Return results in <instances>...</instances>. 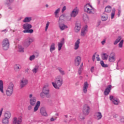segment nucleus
<instances>
[{
	"mask_svg": "<svg viewBox=\"0 0 124 124\" xmlns=\"http://www.w3.org/2000/svg\"><path fill=\"white\" fill-rule=\"evenodd\" d=\"M22 28L24 30V33H32L33 32V30L31 29L32 28V26L31 24L25 23L23 25Z\"/></svg>",
	"mask_w": 124,
	"mask_h": 124,
	"instance_id": "7ed1b4c3",
	"label": "nucleus"
},
{
	"mask_svg": "<svg viewBox=\"0 0 124 124\" xmlns=\"http://www.w3.org/2000/svg\"><path fill=\"white\" fill-rule=\"evenodd\" d=\"M88 88H89V84L87 82H84L83 87V92L84 93H87L88 92Z\"/></svg>",
	"mask_w": 124,
	"mask_h": 124,
	"instance_id": "4be33fe9",
	"label": "nucleus"
},
{
	"mask_svg": "<svg viewBox=\"0 0 124 124\" xmlns=\"http://www.w3.org/2000/svg\"><path fill=\"white\" fill-rule=\"evenodd\" d=\"M40 96L41 98H44V97H45V94H44V93H43V91L40 93Z\"/></svg>",
	"mask_w": 124,
	"mask_h": 124,
	"instance_id": "a18cd8bd",
	"label": "nucleus"
},
{
	"mask_svg": "<svg viewBox=\"0 0 124 124\" xmlns=\"http://www.w3.org/2000/svg\"><path fill=\"white\" fill-rule=\"evenodd\" d=\"M65 18V14H63L59 17V23H63V20Z\"/></svg>",
	"mask_w": 124,
	"mask_h": 124,
	"instance_id": "c85d7f7f",
	"label": "nucleus"
},
{
	"mask_svg": "<svg viewBox=\"0 0 124 124\" xmlns=\"http://www.w3.org/2000/svg\"><path fill=\"white\" fill-rule=\"evenodd\" d=\"M65 40L64 38H62L60 42L57 43V46L58 48V51H61L62 50V46L64 45Z\"/></svg>",
	"mask_w": 124,
	"mask_h": 124,
	"instance_id": "2eb2a0df",
	"label": "nucleus"
},
{
	"mask_svg": "<svg viewBox=\"0 0 124 124\" xmlns=\"http://www.w3.org/2000/svg\"><path fill=\"white\" fill-rule=\"evenodd\" d=\"M79 45H80V39H78L75 43L74 50H78L79 49Z\"/></svg>",
	"mask_w": 124,
	"mask_h": 124,
	"instance_id": "b1692460",
	"label": "nucleus"
},
{
	"mask_svg": "<svg viewBox=\"0 0 124 124\" xmlns=\"http://www.w3.org/2000/svg\"><path fill=\"white\" fill-rule=\"evenodd\" d=\"M60 11H61V9L60 8H58L54 12V15L55 18H58L59 17V13H60Z\"/></svg>",
	"mask_w": 124,
	"mask_h": 124,
	"instance_id": "7c9ffc66",
	"label": "nucleus"
},
{
	"mask_svg": "<svg viewBox=\"0 0 124 124\" xmlns=\"http://www.w3.org/2000/svg\"><path fill=\"white\" fill-rule=\"evenodd\" d=\"M121 10L119 9L118 14V17H120V16H121Z\"/></svg>",
	"mask_w": 124,
	"mask_h": 124,
	"instance_id": "4d7b16f0",
	"label": "nucleus"
},
{
	"mask_svg": "<svg viewBox=\"0 0 124 124\" xmlns=\"http://www.w3.org/2000/svg\"><path fill=\"white\" fill-rule=\"evenodd\" d=\"M115 12H116V9H115V8H113L112 10V12H111V19H114Z\"/></svg>",
	"mask_w": 124,
	"mask_h": 124,
	"instance_id": "ea45409f",
	"label": "nucleus"
},
{
	"mask_svg": "<svg viewBox=\"0 0 124 124\" xmlns=\"http://www.w3.org/2000/svg\"><path fill=\"white\" fill-rule=\"evenodd\" d=\"M18 51L19 52H24V48L21 46H18Z\"/></svg>",
	"mask_w": 124,
	"mask_h": 124,
	"instance_id": "c03bdc74",
	"label": "nucleus"
},
{
	"mask_svg": "<svg viewBox=\"0 0 124 124\" xmlns=\"http://www.w3.org/2000/svg\"><path fill=\"white\" fill-rule=\"evenodd\" d=\"M4 117L5 118L9 120V119L11 118V113L9 111H6L4 115Z\"/></svg>",
	"mask_w": 124,
	"mask_h": 124,
	"instance_id": "bb28decb",
	"label": "nucleus"
},
{
	"mask_svg": "<svg viewBox=\"0 0 124 124\" xmlns=\"http://www.w3.org/2000/svg\"><path fill=\"white\" fill-rule=\"evenodd\" d=\"M0 91L2 93H4L3 91V81L2 80H0Z\"/></svg>",
	"mask_w": 124,
	"mask_h": 124,
	"instance_id": "473e14b6",
	"label": "nucleus"
},
{
	"mask_svg": "<svg viewBox=\"0 0 124 124\" xmlns=\"http://www.w3.org/2000/svg\"><path fill=\"white\" fill-rule=\"evenodd\" d=\"M72 19V16H67L66 17V21H70Z\"/></svg>",
	"mask_w": 124,
	"mask_h": 124,
	"instance_id": "49530a36",
	"label": "nucleus"
},
{
	"mask_svg": "<svg viewBox=\"0 0 124 124\" xmlns=\"http://www.w3.org/2000/svg\"><path fill=\"white\" fill-rule=\"evenodd\" d=\"M65 10H66V6H64L62 10V13H63Z\"/></svg>",
	"mask_w": 124,
	"mask_h": 124,
	"instance_id": "8fccbe9b",
	"label": "nucleus"
},
{
	"mask_svg": "<svg viewBox=\"0 0 124 124\" xmlns=\"http://www.w3.org/2000/svg\"><path fill=\"white\" fill-rule=\"evenodd\" d=\"M111 10H112V8L110 6H108L105 8V11L106 12H111Z\"/></svg>",
	"mask_w": 124,
	"mask_h": 124,
	"instance_id": "58836bf2",
	"label": "nucleus"
},
{
	"mask_svg": "<svg viewBox=\"0 0 124 124\" xmlns=\"http://www.w3.org/2000/svg\"><path fill=\"white\" fill-rule=\"evenodd\" d=\"M84 10L88 14H93L94 13V9L90 3H87L84 6Z\"/></svg>",
	"mask_w": 124,
	"mask_h": 124,
	"instance_id": "20e7f679",
	"label": "nucleus"
},
{
	"mask_svg": "<svg viewBox=\"0 0 124 124\" xmlns=\"http://www.w3.org/2000/svg\"><path fill=\"white\" fill-rule=\"evenodd\" d=\"M9 41L8 39H4L2 42V47L3 50L7 51L9 49Z\"/></svg>",
	"mask_w": 124,
	"mask_h": 124,
	"instance_id": "423d86ee",
	"label": "nucleus"
},
{
	"mask_svg": "<svg viewBox=\"0 0 124 124\" xmlns=\"http://www.w3.org/2000/svg\"><path fill=\"white\" fill-rule=\"evenodd\" d=\"M95 55H96V54H94L93 56L92 60H93V62H94V61L95 60Z\"/></svg>",
	"mask_w": 124,
	"mask_h": 124,
	"instance_id": "5fc2aeb1",
	"label": "nucleus"
},
{
	"mask_svg": "<svg viewBox=\"0 0 124 124\" xmlns=\"http://www.w3.org/2000/svg\"><path fill=\"white\" fill-rule=\"evenodd\" d=\"M111 89H112V85H109L108 86V87L105 89L104 92L105 95H108V94H109V93H110V91H111Z\"/></svg>",
	"mask_w": 124,
	"mask_h": 124,
	"instance_id": "aec40b11",
	"label": "nucleus"
},
{
	"mask_svg": "<svg viewBox=\"0 0 124 124\" xmlns=\"http://www.w3.org/2000/svg\"><path fill=\"white\" fill-rule=\"evenodd\" d=\"M40 112L42 116H44L45 117H47L48 116V114H47V112H46V110L43 108H42L41 109Z\"/></svg>",
	"mask_w": 124,
	"mask_h": 124,
	"instance_id": "cd10ccee",
	"label": "nucleus"
},
{
	"mask_svg": "<svg viewBox=\"0 0 124 124\" xmlns=\"http://www.w3.org/2000/svg\"><path fill=\"white\" fill-rule=\"evenodd\" d=\"M109 99L111 101H112V103H113L114 105H119V104H120V100L116 97H114L113 95L109 96Z\"/></svg>",
	"mask_w": 124,
	"mask_h": 124,
	"instance_id": "9d476101",
	"label": "nucleus"
},
{
	"mask_svg": "<svg viewBox=\"0 0 124 124\" xmlns=\"http://www.w3.org/2000/svg\"><path fill=\"white\" fill-rule=\"evenodd\" d=\"M94 70V67L93 66L92 67L91 69V72H93Z\"/></svg>",
	"mask_w": 124,
	"mask_h": 124,
	"instance_id": "052dcab7",
	"label": "nucleus"
},
{
	"mask_svg": "<svg viewBox=\"0 0 124 124\" xmlns=\"http://www.w3.org/2000/svg\"><path fill=\"white\" fill-rule=\"evenodd\" d=\"M54 82H52V86L55 88V89H60V87L62 86L63 80L62 77L61 76H58L57 77H55L54 78Z\"/></svg>",
	"mask_w": 124,
	"mask_h": 124,
	"instance_id": "f03ea898",
	"label": "nucleus"
},
{
	"mask_svg": "<svg viewBox=\"0 0 124 124\" xmlns=\"http://www.w3.org/2000/svg\"><path fill=\"white\" fill-rule=\"evenodd\" d=\"M94 117L96 120H101V119H102V114H101V112H97L95 113Z\"/></svg>",
	"mask_w": 124,
	"mask_h": 124,
	"instance_id": "412c9836",
	"label": "nucleus"
},
{
	"mask_svg": "<svg viewBox=\"0 0 124 124\" xmlns=\"http://www.w3.org/2000/svg\"><path fill=\"white\" fill-rule=\"evenodd\" d=\"M14 87V85L12 82H11L7 89L6 90V94L7 96H10L12 95V93H13V88Z\"/></svg>",
	"mask_w": 124,
	"mask_h": 124,
	"instance_id": "39448f33",
	"label": "nucleus"
},
{
	"mask_svg": "<svg viewBox=\"0 0 124 124\" xmlns=\"http://www.w3.org/2000/svg\"><path fill=\"white\" fill-rule=\"evenodd\" d=\"M23 122V120L22 118L16 117H14L13 119V124H22V122Z\"/></svg>",
	"mask_w": 124,
	"mask_h": 124,
	"instance_id": "9b49d317",
	"label": "nucleus"
},
{
	"mask_svg": "<svg viewBox=\"0 0 124 124\" xmlns=\"http://www.w3.org/2000/svg\"><path fill=\"white\" fill-rule=\"evenodd\" d=\"M113 118H118V114H113Z\"/></svg>",
	"mask_w": 124,
	"mask_h": 124,
	"instance_id": "680f3d73",
	"label": "nucleus"
},
{
	"mask_svg": "<svg viewBox=\"0 0 124 124\" xmlns=\"http://www.w3.org/2000/svg\"><path fill=\"white\" fill-rule=\"evenodd\" d=\"M46 7H48V6H49V5L46 4Z\"/></svg>",
	"mask_w": 124,
	"mask_h": 124,
	"instance_id": "774afa93",
	"label": "nucleus"
},
{
	"mask_svg": "<svg viewBox=\"0 0 124 124\" xmlns=\"http://www.w3.org/2000/svg\"><path fill=\"white\" fill-rule=\"evenodd\" d=\"M88 32V25H85L81 29L80 35L81 36H85Z\"/></svg>",
	"mask_w": 124,
	"mask_h": 124,
	"instance_id": "4468645a",
	"label": "nucleus"
},
{
	"mask_svg": "<svg viewBox=\"0 0 124 124\" xmlns=\"http://www.w3.org/2000/svg\"><path fill=\"white\" fill-rule=\"evenodd\" d=\"M7 32V30H6V29H5V30H2V31H1V32Z\"/></svg>",
	"mask_w": 124,
	"mask_h": 124,
	"instance_id": "e2e57ef3",
	"label": "nucleus"
},
{
	"mask_svg": "<svg viewBox=\"0 0 124 124\" xmlns=\"http://www.w3.org/2000/svg\"><path fill=\"white\" fill-rule=\"evenodd\" d=\"M78 13H79V9L78 7H76L71 13L70 16L73 18H75L78 15Z\"/></svg>",
	"mask_w": 124,
	"mask_h": 124,
	"instance_id": "f8f14e48",
	"label": "nucleus"
},
{
	"mask_svg": "<svg viewBox=\"0 0 124 124\" xmlns=\"http://www.w3.org/2000/svg\"><path fill=\"white\" fill-rule=\"evenodd\" d=\"M39 68V66H38V65H36L32 70V72H33V73H34L35 74V73H37V71H38Z\"/></svg>",
	"mask_w": 124,
	"mask_h": 124,
	"instance_id": "2f4dec72",
	"label": "nucleus"
},
{
	"mask_svg": "<svg viewBox=\"0 0 124 124\" xmlns=\"http://www.w3.org/2000/svg\"><path fill=\"white\" fill-rule=\"evenodd\" d=\"M80 67H82L83 68V63H82L80 66Z\"/></svg>",
	"mask_w": 124,
	"mask_h": 124,
	"instance_id": "69168bd1",
	"label": "nucleus"
},
{
	"mask_svg": "<svg viewBox=\"0 0 124 124\" xmlns=\"http://www.w3.org/2000/svg\"><path fill=\"white\" fill-rule=\"evenodd\" d=\"M100 64L101 66L104 68L108 67V66H109V65L104 63V62H103V61H101L100 62Z\"/></svg>",
	"mask_w": 124,
	"mask_h": 124,
	"instance_id": "e433bc0d",
	"label": "nucleus"
},
{
	"mask_svg": "<svg viewBox=\"0 0 124 124\" xmlns=\"http://www.w3.org/2000/svg\"><path fill=\"white\" fill-rule=\"evenodd\" d=\"M32 96V94H30L29 95V98H30L29 102L30 105H31V106H34V105L36 104L34 108V112H36V111L38 110V108L40 106V101H38L36 102V98L35 97Z\"/></svg>",
	"mask_w": 124,
	"mask_h": 124,
	"instance_id": "f257e3e1",
	"label": "nucleus"
},
{
	"mask_svg": "<svg viewBox=\"0 0 124 124\" xmlns=\"http://www.w3.org/2000/svg\"><path fill=\"white\" fill-rule=\"evenodd\" d=\"M108 57H109V55L106 53H103L102 55V58L103 60H107L108 59Z\"/></svg>",
	"mask_w": 124,
	"mask_h": 124,
	"instance_id": "4c0bfd02",
	"label": "nucleus"
},
{
	"mask_svg": "<svg viewBox=\"0 0 124 124\" xmlns=\"http://www.w3.org/2000/svg\"><path fill=\"white\" fill-rule=\"evenodd\" d=\"M123 45H124V40H122L118 45L119 48H123Z\"/></svg>",
	"mask_w": 124,
	"mask_h": 124,
	"instance_id": "37998d69",
	"label": "nucleus"
},
{
	"mask_svg": "<svg viewBox=\"0 0 124 124\" xmlns=\"http://www.w3.org/2000/svg\"><path fill=\"white\" fill-rule=\"evenodd\" d=\"M81 63V57L77 56L75 59V64L76 66H78L80 65V63Z\"/></svg>",
	"mask_w": 124,
	"mask_h": 124,
	"instance_id": "a211bd4d",
	"label": "nucleus"
},
{
	"mask_svg": "<svg viewBox=\"0 0 124 124\" xmlns=\"http://www.w3.org/2000/svg\"><path fill=\"white\" fill-rule=\"evenodd\" d=\"M58 70H59V71L61 75H65V73L64 72V71L63 70L62 68H59L58 69Z\"/></svg>",
	"mask_w": 124,
	"mask_h": 124,
	"instance_id": "a19ab883",
	"label": "nucleus"
},
{
	"mask_svg": "<svg viewBox=\"0 0 124 124\" xmlns=\"http://www.w3.org/2000/svg\"><path fill=\"white\" fill-rule=\"evenodd\" d=\"M9 9H10V10H11V9H12V7H9Z\"/></svg>",
	"mask_w": 124,
	"mask_h": 124,
	"instance_id": "338daca9",
	"label": "nucleus"
},
{
	"mask_svg": "<svg viewBox=\"0 0 124 124\" xmlns=\"http://www.w3.org/2000/svg\"><path fill=\"white\" fill-rule=\"evenodd\" d=\"M82 70H83V68L79 67V68L78 69V74L81 75V73H82Z\"/></svg>",
	"mask_w": 124,
	"mask_h": 124,
	"instance_id": "09e8293b",
	"label": "nucleus"
},
{
	"mask_svg": "<svg viewBox=\"0 0 124 124\" xmlns=\"http://www.w3.org/2000/svg\"><path fill=\"white\" fill-rule=\"evenodd\" d=\"M108 61L109 62H116V54L111 53L108 57Z\"/></svg>",
	"mask_w": 124,
	"mask_h": 124,
	"instance_id": "dca6fc26",
	"label": "nucleus"
},
{
	"mask_svg": "<svg viewBox=\"0 0 124 124\" xmlns=\"http://www.w3.org/2000/svg\"><path fill=\"white\" fill-rule=\"evenodd\" d=\"M96 59L98 62H99L100 61V58H99V55L97 54V56L96 57Z\"/></svg>",
	"mask_w": 124,
	"mask_h": 124,
	"instance_id": "864d4df0",
	"label": "nucleus"
},
{
	"mask_svg": "<svg viewBox=\"0 0 124 124\" xmlns=\"http://www.w3.org/2000/svg\"><path fill=\"white\" fill-rule=\"evenodd\" d=\"M56 44L55 43H52L50 46V52L53 53V51L56 50Z\"/></svg>",
	"mask_w": 124,
	"mask_h": 124,
	"instance_id": "c756f323",
	"label": "nucleus"
},
{
	"mask_svg": "<svg viewBox=\"0 0 124 124\" xmlns=\"http://www.w3.org/2000/svg\"><path fill=\"white\" fill-rule=\"evenodd\" d=\"M2 123L3 124H9V119L4 117L2 120Z\"/></svg>",
	"mask_w": 124,
	"mask_h": 124,
	"instance_id": "f704fd0d",
	"label": "nucleus"
},
{
	"mask_svg": "<svg viewBox=\"0 0 124 124\" xmlns=\"http://www.w3.org/2000/svg\"><path fill=\"white\" fill-rule=\"evenodd\" d=\"M42 92L44 93V94H45L46 97H47V98H49L50 97V94H49V93H50V88H49V84H46L44 86Z\"/></svg>",
	"mask_w": 124,
	"mask_h": 124,
	"instance_id": "0eeeda50",
	"label": "nucleus"
},
{
	"mask_svg": "<svg viewBox=\"0 0 124 124\" xmlns=\"http://www.w3.org/2000/svg\"><path fill=\"white\" fill-rule=\"evenodd\" d=\"M83 20L84 22L87 23L90 22V18H89V16L86 14H84L83 15Z\"/></svg>",
	"mask_w": 124,
	"mask_h": 124,
	"instance_id": "5701e85b",
	"label": "nucleus"
},
{
	"mask_svg": "<svg viewBox=\"0 0 124 124\" xmlns=\"http://www.w3.org/2000/svg\"><path fill=\"white\" fill-rule=\"evenodd\" d=\"M121 40H122V37L121 36H118V38L114 42V45H117V44H118V43H119Z\"/></svg>",
	"mask_w": 124,
	"mask_h": 124,
	"instance_id": "c9c22d12",
	"label": "nucleus"
},
{
	"mask_svg": "<svg viewBox=\"0 0 124 124\" xmlns=\"http://www.w3.org/2000/svg\"><path fill=\"white\" fill-rule=\"evenodd\" d=\"M31 109H32V106H31V105H30L28 107V110L31 111Z\"/></svg>",
	"mask_w": 124,
	"mask_h": 124,
	"instance_id": "3c124183",
	"label": "nucleus"
},
{
	"mask_svg": "<svg viewBox=\"0 0 124 124\" xmlns=\"http://www.w3.org/2000/svg\"><path fill=\"white\" fill-rule=\"evenodd\" d=\"M79 118L80 119H81V120H84V116H82V114H80L79 115Z\"/></svg>",
	"mask_w": 124,
	"mask_h": 124,
	"instance_id": "bf43d9fd",
	"label": "nucleus"
},
{
	"mask_svg": "<svg viewBox=\"0 0 124 124\" xmlns=\"http://www.w3.org/2000/svg\"><path fill=\"white\" fill-rule=\"evenodd\" d=\"M102 45H104L105 43H106V39H104L101 42Z\"/></svg>",
	"mask_w": 124,
	"mask_h": 124,
	"instance_id": "603ef678",
	"label": "nucleus"
},
{
	"mask_svg": "<svg viewBox=\"0 0 124 124\" xmlns=\"http://www.w3.org/2000/svg\"><path fill=\"white\" fill-rule=\"evenodd\" d=\"M33 41L34 40L33 38H28L26 40L24 43V47H25L26 48L29 47V46L31 45V42H33Z\"/></svg>",
	"mask_w": 124,
	"mask_h": 124,
	"instance_id": "ddd939ff",
	"label": "nucleus"
},
{
	"mask_svg": "<svg viewBox=\"0 0 124 124\" xmlns=\"http://www.w3.org/2000/svg\"><path fill=\"white\" fill-rule=\"evenodd\" d=\"M49 26H50V22L47 21L46 24L45 31H48V29L49 28Z\"/></svg>",
	"mask_w": 124,
	"mask_h": 124,
	"instance_id": "79ce46f5",
	"label": "nucleus"
},
{
	"mask_svg": "<svg viewBox=\"0 0 124 124\" xmlns=\"http://www.w3.org/2000/svg\"><path fill=\"white\" fill-rule=\"evenodd\" d=\"M27 84H29V81H28V79L25 78H22L20 80V82L19 83L20 89H23V88L27 86Z\"/></svg>",
	"mask_w": 124,
	"mask_h": 124,
	"instance_id": "1a4fd4ad",
	"label": "nucleus"
},
{
	"mask_svg": "<svg viewBox=\"0 0 124 124\" xmlns=\"http://www.w3.org/2000/svg\"><path fill=\"white\" fill-rule=\"evenodd\" d=\"M80 30H81V23L77 22L75 27V31L76 32H78V31H80Z\"/></svg>",
	"mask_w": 124,
	"mask_h": 124,
	"instance_id": "6ab92c4d",
	"label": "nucleus"
},
{
	"mask_svg": "<svg viewBox=\"0 0 124 124\" xmlns=\"http://www.w3.org/2000/svg\"><path fill=\"white\" fill-rule=\"evenodd\" d=\"M59 28L60 31H64L66 29H68V27L66 25L64 24L63 22H59Z\"/></svg>",
	"mask_w": 124,
	"mask_h": 124,
	"instance_id": "f3484780",
	"label": "nucleus"
},
{
	"mask_svg": "<svg viewBox=\"0 0 124 124\" xmlns=\"http://www.w3.org/2000/svg\"><path fill=\"white\" fill-rule=\"evenodd\" d=\"M34 59H35V56H34V55H33L30 56V61H33V60H34Z\"/></svg>",
	"mask_w": 124,
	"mask_h": 124,
	"instance_id": "de8ad7c7",
	"label": "nucleus"
},
{
	"mask_svg": "<svg viewBox=\"0 0 124 124\" xmlns=\"http://www.w3.org/2000/svg\"><path fill=\"white\" fill-rule=\"evenodd\" d=\"M90 110H91V108L88 105V104H85L83 106L82 109V113L85 116H88L90 114Z\"/></svg>",
	"mask_w": 124,
	"mask_h": 124,
	"instance_id": "6e6552de",
	"label": "nucleus"
},
{
	"mask_svg": "<svg viewBox=\"0 0 124 124\" xmlns=\"http://www.w3.org/2000/svg\"><path fill=\"white\" fill-rule=\"evenodd\" d=\"M102 21H106L108 19V16L106 14H103L101 16Z\"/></svg>",
	"mask_w": 124,
	"mask_h": 124,
	"instance_id": "72a5a7b5",
	"label": "nucleus"
},
{
	"mask_svg": "<svg viewBox=\"0 0 124 124\" xmlns=\"http://www.w3.org/2000/svg\"><path fill=\"white\" fill-rule=\"evenodd\" d=\"M3 111V108H1V109L0 110V117H1V115L2 114V111Z\"/></svg>",
	"mask_w": 124,
	"mask_h": 124,
	"instance_id": "6e6d98bb",
	"label": "nucleus"
},
{
	"mask_svg": "<svg viewBox=\"0 0 124 124\" xmlns=\"http://www.w3.org/2000/svg\"><path fill=\"white\" fill-rule=\"evenodd\" d=\"M32 20V18L31 16H27L24 18L23 20V23H30Z\"/></svg>",
	"mask_w": 124,
	"mask_h": 124,
	"instance_id": "a878e982",
	"label": "nucleus"
},
{
	"mask_svg": "<svg viewBox=\"0 0 124 124\" xmlns=\"http://www.w3.org/2000/svg\"><path fill=\"white\" fill-rule=\"evenodd\" d=\"M8 1V4H9V3H12L14 1V0H9Z\"/></svg>",
	"mask_w": 124,
	"mask_h": 124,
	"instance_id": "13d9d810",
	"label": "nucleus"
},
{
	"mask_svg": "<svg viewBox=\"0 0 124 124\" xmlns=\"http://www.w3.org/2000/svg\"><path fill=\"white\" fill-rule=\"evenodd\" d=\"M56 119H54V118H51V119H50V121H51V122H54V121H55Z\"/></svg>",
	"mask_w": 124,
	"mask_h": 124,
	"instance_id": "0e129e2a",
	"label": "nucleus"
},
{
	"mask_svg": "<svg viewBox=\"0 0 124 124\" xmlns=\"http://www.w3.org/2000/svg\"><path fill=\"white\" fill-rule=\"evenodd\" d=\"M14 68L15 71H20L21 68H22V66L19 64H16L14 65Z\"/></svg>",
	"mask_w": 124,
	"mask_h": 124,
	"instance_id": "393cba45",
	"label": "nucleus"
}]
</instances>
